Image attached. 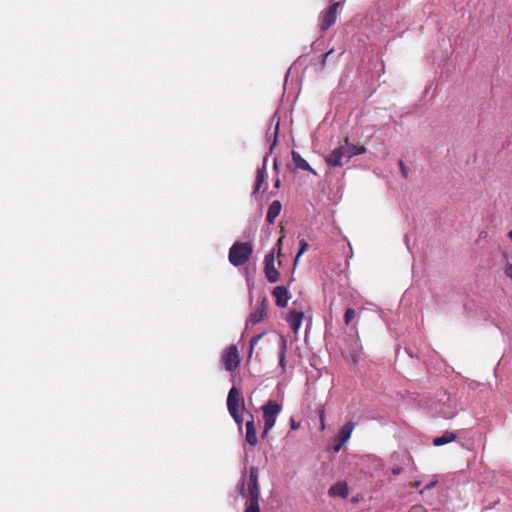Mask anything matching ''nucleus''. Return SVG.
I'll use <instances>...</instances> for the list:
<instances>
[{"label": "nucleus", "instance_id": "1", "mask_svg": "<svg viewBox=\"0 0 512 512\" xmlns=\"http://www.w3.org/2000/svg\"><path fill=\"white\" fill-rule=\"evenodd\" d=\"M259 470L252 466L249 475L244 471L238 486L239 494L246 499L244 512H261L260 510V486Z\"/></svg>", "mask_w": 512, "mask_h": 512}, {"label": "nucleus", "instance_id": "2", "mask_svg": "<svg viewBox=\"0 0 512 512\" xmlns=\"http://www.w3.org/2000/svg\"><path fill=\"white\" fill-rule=\"evenodd\" d=\"M366 152L365 146H357L349 141V138L344 140V143L335 148L326 158V163L331 167H342L353 156L364 154Z\"/></svg>", "mask_w": 512, "mask_h": 512}, {"label": "nucleus", "instance_id": "3", "mask_svg": "<svg viewBox=\"0 0 512 512\" xmlns=\"http://www.w3.org/2000/svg\"><path fill=\"white\" fill-rule=\"evenodd\" d=\"M253 253V246L249 242H235L229 249V261L235 266L244 265Z\"/></svg>", "mask_w": 512, "mask_h": 512}, {"label": "nucleus", "instance_id": "4", "mask_svg": "<svg viewBox=\"0 0 512 512\" xmlns=\"http://www.w3.org/2000/svg\"><path fill=\"white\" fill-rule=\"evenodd\" d=\"M282 410L281 404L274 400H269L265 405L262 406L263 419H264V430L262 433L263 437H266L269 431L274 427L276 418Z\"/></svg>", "mask_w": 512, "mask_h": 512}, {"label": "nucleus", "instance_id": "5", "mask_svg": "<svg viewBox=\"0 0 512 512\" xmlns=\"http://www.w3.org/2000/svg\"><path fill=\"white\" fill-rule=\"evenodd\" d=\"M340 5V2H334L324 12H322L320 15V29L322 32H326L336 23L337 10Z\"/></svg>", "mask_w": 512, "mask_h": 512}, {"label": "nucleus", "instance_id": "6", "mask_svg": "<svg viewBox=\"0 0 512 512\" xmlns=\"http://www.w3.org/2000/svg\"><path fill=\"white\" fill-rule=\"evenodd\" d=\"M222 363L227 371H234L240 365L238 348L235 345L229 346L222 355Z\"/></svg>", "mask_w": 512, "mask_h": 512}, {"label": "nucleus", "instance_id": "7", "mask_svg": "<svg viewBox=\"0 0 512 512\" xmlns=\"http://www.w3.org/2000/svg\"><path fill=\"white\" fill-rule=\"evenodd\" d=\"M240 406L243 407V410H245L244 407V400L241 396V393L238 388L233 386L227 396V409L231 416H235L236 412L239 411Z\"/></svg>", "mask_w": 512, "mask_h": 512}, {"label": "nucleus", "instance_id": "8", "mask_svg": "<svg viewBox=\"0 0 512 512\" xmlns=\"http://www.w3.org/2000/svg\"><path fill=\"white\" fill-rule=\"evenodd\" d=\"M264 273L269 283H275L279 280L280 273L275 267L274 250L269 252L264 258Z\"/></svg>", "mask_w": 512, "mask_h": 512}, {"label": "nucleus", "instance_id": "9", "mask_svg": "<svg viewBox=\"0 0 512 512\" xmlns=\"http://www.w3.org/2000/svg\"><path fill=\"white\" fill-rule=\"evenodd\" d=\"M268 300L266 297L262 298L255 311L252 312L246 321V327L256 325L267 317Z\"/></svg>", "mask_w": 512, "mask_h": 512}, {"label": "nucleus", "instance_id": "10", "mask_svg": "<svg viewBox=\"0 0 512 512\" xmlns=\"http://www.w3.org/2000/svg\"><path fill=\"white\" fill-rule=\"evenodd\" d=\"M272 295L275 298L276 305L280 308H285L291 298L288 289L284 286H276L272 291Z\"/></svg>", "mask_w": 512, "mask_h": 512}, {"label": "nucleus", "instance_id": "11", "mask_svg": "<svg viewBox=\"0 0 512 512\" xmlns=\"http://www.w3.org/2000/svg\"><path fill=\"white\" fill-rule=\"evenodd\" d=\"M247 414L250 416V419L246 421L245 423V440L246 442L254 447L258 443L257 435H256V427L254 423V417L251 413L247 412Z\"/></svg>", "mask_w": 512, "mask_h": 512}, {"label": "nucleus", "instance_id": "12", "mask_svg": "<svg viewBox=\"0 0 512 512\" xmlns=\"http://www.w3.org/2000/svg\"><path fill=\"white\" fill-rule=\"evenodd\" d=\"M303 316L304 314L301 311L294 310L288 313L286 320L294 332H297L300 329Z\"/></svg>", "mask_w": 512, "mask_h": 512}, {"label": "nucleus", "instance_id": "13", "mask_svg": "<svg viewBox=\"0 0 512 512\" xmlns=\"http://www.w3.org/2000/svg\"><path fill=\"white\" fill-rule=\"evenodd\" d=\"M282 209V204L278 200H274L268 207L267 215H266V221L269 224H273L276 217L280 214Z\"/></svg>", "mask_w": 512, "mask_h": 512}, {"label": "nucleus", "instance_id": "14", "mask_svg": "<svg viewBox=\"0 0 512 512\" xmlns=\"http://www.w3.org/2000/svg\"><path fill=\"white\" fill-rule=\"evenodd\" d=\"M265 180H266V158L264 159L263 166L261 168L257 169L255 186H254V189L252 192L253 195L257 194L260 191L262 185L265 183Z\"/></svg>", "mask_w": 512, "mask_h": 512}, {"label": "nucleus", "instance_id": "15", "mask_svg": "<svg viewBox=\"0 0 512 512\" xmlns=\"http://www.w3.org/2000/svg\"><path fill=\"white\" fill-rule=\"evenodd\" d=\"M355 428V424L352 421L346 422L339 430L336 440H342V443H346Z\"/></svg>", "mask_w": 512, "mask_h": 512}, {"label": "nucleus", "instance_id": "16", "mask_svg": "<svg viewBox=\"0 0 512 512\" xmlns=\"http://www.w3.org/2000/svg\"><path fill=\"white\" fill-rule=\"evenodd\" d=\"M457 439V434L451 431H445L442 436L435 437L432 441L434 446H442L451 443Z\"/></svg>", "mask_w": 512, "mask_h": 512}, {"label": "nucleus", "instance_id": "17", "mask_svg": "<svg viewBox=\"0 0 512 512\" xmlns=\"http://www.w3.org/2000/svg\"><path fill=\"white\" fill-rule=\"evenodd\" d=\"M292 160L297 168L310 171L311 173L316 175L315 170L311 168L309 163L304 158H302V156L298 152H292Z\"/></svg>", "mask_w": 512, "mask_h": 512}, {"label": "nucleus", "instance_id": "18", "mask_svg": "<svg viewBox=\"0 0 512 512\" xmlns=\"http://www.w3.org/2000/svg\"><path fill=\"white\" fill-rule=\"evenodd\" d=\"M328 493L331 497L340 496L342 498H346L349 491L345 483H337L330 487Z\"/></svg>", "mask_w": 512, "mask_h": 512}, {"label": "nucleus", "instance_id": "19", "mask_svg": "<svg viewBox=\"0 0 512 512\" xmlns=\"http://www.w3.org/2000/svg\"><path fill=\"white\" fill-rule=\"evenodd\" d=\"M279 348H280L279 365L284 370L285 364H286L285 356H286V350H287V340L283 336L280 337Z\"/></svg>", "mask_w": 512, "mask_h": 512}, {"label": "nucleus", "instance_id": "20", "mask_svg": "<svg viewBox=\"0 0 512 512\" xmlns=\"http://www.w3.org/2000/svg\"><path fill=\"white\" fill-rule=\"evenodd\" d=\"M278 131H279V122L276 123L273 131H271V128L268 129L267 133H266V139L267 141H271V145H270V151L273 150V148L276 146L277 144V139H278Z\"/></svg>", "mask_w": 512, "mask_h": 512}, {"label": "nucleus", "instance_id": "21", "mask_svg": "<svg viewBox=\"0 0 512 512\" xmlns=\"http://www.w3.org/2000/svg\"><path fill=\"white\" fill-rule=\"evenodd\" d=\"M308 247H309V244H308V242L306 240H304V239L300 240V242H299V250H298V252L296 254V257L294 259V264L295 265H296L298 259L301 257V255L304 254L307 251Z\"/></svg>", "mask_w": 512, "mask_h": 512}, {"label": "nucleus", "instance_id": "22", "mask_svg": "<svg viewBox=\"0 0 512 512\" xmlns=\"http://www.w3.org/2000/svg\"><path fill=\"white\" fill-rule=\"evenodd\" d=\"M356 317V311L353 308H348L344 314V323L349 325L351 321Z\"/></svg>", "mask_w": 512, "mask_h": 512}, {"label": "nucleus", "instance_id": "23", "mask_svg": "<svg viewBox=\"0 0 512 512\" xmlns=\"http://www.w3.org/2000/svg\"><path fill=\"white\" fill-rule=\"evenodd\" d=\"M264 333H260L256 336H254L251 341H250V347H249V357L252 355L253 353V349L254 347L256 346V344L259 342V340L263 337Z\"/></svg>", "mask_w": 512, "mask_h": 512}, {"label": "nucleus", "instance_id": "24", "mask_svg": "<svg viewBox=\"0 0 512 512\" xmlns=\"http://www.w3.org/2000/svg\"><path fill=\"white\" fill-rule=\"evenodd\" d=\"M231 417L237 423L239 430H241L242 429V424H243V421H244L242 414L239 411H237L236 415L235 416H231Z\"/></svg>", "mask_w": 512, "mask_h": 512}, {"label": "nucleus", "instance_id": "25", "mask_svg": "<svg viewBox=\"0 0 512 512\" xmlns=\"http://www.w3.org/2000/svg\"><path fill=\"white\" fill-rule=\"evenodd\" d=\"M399 167H400V170H401V173H402L403 177L407 178L408 177L409 168L405 165V163L402 160L399 161Z\"/></svg>", "mask_w": 512, "mask_h": 512}, {"label": "nucleus", "instance_id": "26", "mask_svg": "<svg viewBox=\"0 0 512 512\" xmlns=\"http://www.w3.org/2000/svg\"><path fill=\"white\" fill-rule=\"evenodd\" d=\"M409 512H428L422 505H414L409 509Z\"/></svg>", "mask_w": 512, "mask_h": 512}, {"label": "nucleus", "instance_id": "27", "mask_svg": "<svg viewBox=\"0 0 512 512\" xmlns=\"http://www.w3.org/2000/svg\"><path fill=\"white\" fill-rule=\"evenodd\" d=\"M319 418H320V422H321V430H324L325 429V415H324L323 409H321L319 412Z\"/></svg>", "mask_w": 512, "mask_h": 512}, {"label": "nucleus", "instance_id": "28", "mask_svg": "<svg viewBox=\"0 0 512 512\" xmlns=\"http://www.w3.org/2000/svg\"><path fill=\"white\" fill-rule=\"evenodd\" d=\"M504 273L507 277L511 278L512 279V264H508L505 269H504Z\"/></svg>", "mask_w": 512, "mask_h": 512}, {"label": "nucleus", "instance_id": "29", "mask_svg": "<svg viewBox=\"0 0 512 512\" xmlns=\"http://www.w3.org/2000/svg\"><path fill=\"white\" fill-rule=\"evenodd\" d=\"M290 426L292 430H297L300 427V423L296 422L294 418L290 419Z\"/></svg>", "mask_w": 512, "mask_h": 512}, {"label": "nucleus", "instance_id": "30", "mask_svg": "<svg viewBox=\"0 0 512 512\" xmlns=\"http://www.w3.org/2000/svg\"><path fill=\"white\" fill-rule=\"evenodd\" d=\"M336 441H337V443L334 445L333 449L335 452H339L345 443H342V440H336Z\"/></svg>", "mask_w": 512, "mask_h": 512}, {"label": "nucleus", "instance_id": "31", "mask_svg": "<svg viewBox=\"0 0 512 512\" xmlns=\"http://www.w3.org/2000/svg\"><path fill=\"white\" fill-rule=\"evenodd\" d=\"M391 472H392L393 475H399V474L402 473V468H400V467H393L391 469Z\"/></svg>", "mask_w": 512, "mask_h": 512}, {"label": "nucleus", "instance_id": "32", "mask_svg": "<svg viewBox=\"0 0 512 512\" xmlns=\"http://www.w3.org/2000/svg\"><path fill=\"white\" fill-rule=\"evenodd\" d=\"M420 484H421V482H420V481H415V482L411 483V484H410V486H411L412 488H417V487H419V486H420Z\"/></svg>", "mask_w": 512, "mask_h": 512}, {"label": "nucleus", "instance_id": "33", "mask_svg": "<svg viewBox=\"0 0 512 512\" xmlns=\"http://www.w3.org/2000/svg\"><path fill=\"white\" fill-rule=\"evenodd\" d=\"M280 184H281L280 179H276L275 182H274V187L275 188H279Z\"/></svg>", "mask_w": 512, "mask_h": 512}, {"label": "nucleus", "instance_id": "34", "mask_svg": "<svg viewBox=\"0 0 512 512\" xmlns=\"http://www.w3.org/2000/svg\"><path fill=\"white\" fill-rule=\"evenodd\" d=\"M435 484H436V482H432L431 484L427 485V486L425 487V489H430V488L434 487V486H435Z\"/></svg>", "mask_w": 512, "mask_h": 512}, {"label": "nucleus", "instance_id": "35", "mask_svg": "<svg viewBox=\"0 0 512 512\" xmlns=\"http://www.w3.org/2000/svg\"><path fill=\"white\" fill-rule=\"evenodd\" d=\"M508 236L512 240V230L508 233Z\"/></svg>", "mask_w": 512, "mask_h": 512}, {"label": "nucleus", "instance_id": "36", "mask_svg": "<svg viewBox=\"0 0 512 512\" xmlns=\"http://www.w3.org/2000/svg\"><path fill=\"white\" fill-rule=\"evenodd\" d=\"M281 241H282V239L278 240V243H277L278 246L281 244Z\"/></svg>", "mask_w": 512, "mask_h": 512}]
</instances>
